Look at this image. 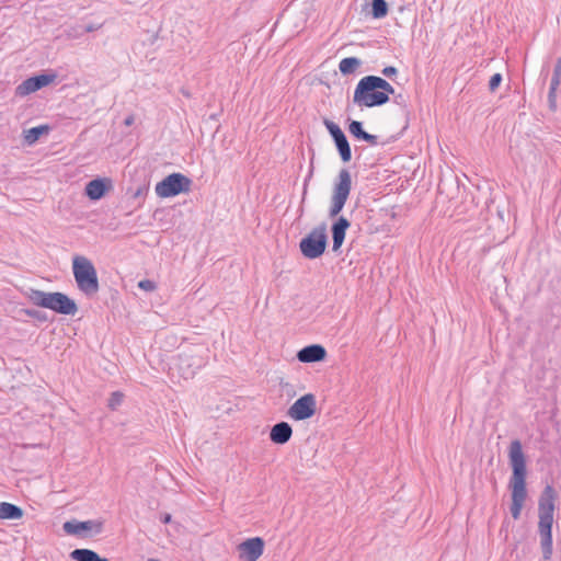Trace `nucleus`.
<instances>
[{
	"mask_svg": "<svg viewBox=\"0 0 561 561\" xmlns=\"http://www.w3.org/2000/svg\"><path fill=\"white\" fill-rule=\"evenodd\" d=\"M350 226L351 222L343 216L339 217L337 220L332 225L331 232L333 239V251H339L342 247Z\"/></svg>",
	"mask_w": 561,
	"mask_h": 561,
	"instance_id": "15",
	"label": "nucleus"
},
{
	"mask_svg": "<svg viewBox=\"0 0 561 561\" xmlns=\"http://www.w3.org/2000/svg\"><path fill=\"white\" fill-rule=\"evenodd\" d=\"M360 66V60L356 57H347L340 61L339 69L343 75L354 73Z\"/></svg>",
	"mask_w": 561,
	"mask_h": 561,
	"instance_id": "20",
	"label": "nucleus"
},
{
	"mask_svg": "<svg viewBox=\"0 0 561 561\" xmlns=\"http://www.w3.org/2000/svg\"><path fill=\"white\" fill-rule=\"evenodd\" d=\"M300 251L308 259L321 256L327 248L325 227L320 226L312 229L307 237L300 241Z\"/></svg>",
	"mask_w": 561,
	"mask_h": 561,
	"instance_id": "8",
	"label": "nucleus"
},
{
	"mask_svg": "<svg viewBox=\"0 0 561 561\" xmlns=\"http://www.w3.org/2000/svg\"><path fill=\"white\" fill-rule=\"evenodd\" d=\"M352 190V176L348 170L342 169L333 184L329 216L336 217L344 208Z\"/></svg>",
	"mask_w": 561,
	"mask_h": 561,
	"instance_id": "6",
	"label": "nucleus"
},
{
	"mask_svg": "<svg viewBox=\"0 0 561 561\" xmlns=\"http://www.w3.org/2000/svg\"><path fill=\"white\" fill-rule=\"evenodd\" d=\"M293 436V428L287 422L275 424L270 432V439L277 445H284Z\"/></svg>",
	"mask_w": 561,
	"mask_h": 561,
	"instance_id": "16",
	"label": "nucleus"
},
{
	"mask_svg": "<svg viewBox=\"0 0 561 561\" xmlns=\"http://www.w3.org/2000/svg\"><path fill=\"white\" fill-rule=\"evenodd\" d=\"M334 141H335L336 148L340 152L342 160L344 162H348L352 158V152H351V148H350L346 137L343 136L339 139H335Z\"/></svg>",
	"mask_w": 561,
	"mask_h": 561,
	"instance_id": "22",
	"label": "nucleus"
},
{
	"mask_svg": "<svg viewBox=\"0 0 561 561\" xmlns=\"http://www.w3.org/2000/svg\"><path fill=\"white\" fill-rule=\"evenodd\" d=\"M55 79L56 75H39L28 78L16 88V94L20 96H25L50 84L55 81Z\"/></svg>",
	"mask_w": 561,
	"mask_h": 561,
	"instance_id": "11",
	"label": "nucleus"
},
{
	"mask_svg": "<svg viewBox=\"0 0 561 561\" xmlns=\"http://www.w3.org/2000/svg\"><path fill=\"white\" fill-rule=\"evenodd\" d=\"M394 93L393 87L377 76L363 77L355 87L353 102L359 108L381 106L388 103Z\"/></svg>",
	"mask_w": 561,
	"mask_h": 561,
	"instance_id": "2",
	"label": "nucleus"
},
{
	"mask_svg": "<svg viewBox=\"0 0 561 561\" xmlns=\"http://www.w3.org/2000/svg\"><path fill=\"white\" fill-rule=\"evenodd\" d=\"M556 491L551 485H546L538 504V530L543 558L549 560L552 556V525L554 514Z\"/></svg>",
	"mask_w": 561,
	"mask_h": 561,
	"instance_id": "3",
	"label": "nucleus"
},
{
	"mask_svg": "<svg viewBox=\"0 0 561 561\" xmlns=\"http://www.w3.org/2000/svg\"><path fill=\"white\" fill-rule=\"evenodd\" d=\"M103 523L100 520H85V522H66L64 529L69 535H81L83 533H101Z\"/></svg>",
	"mask_w": 561,
	"mask_h": 561,
	"instance_id": "12",
	"label": "nucleus"
},
{
	"mask_svg": "<svg viewBox=\"0 0 561 561\" xmlns=\"http://www.w3.org/2000/svg\"><path fill=\"white\" fill-rule=\"evenodd\" d=\"M508 458L512 467V476L508 482L511 491V514L514 519H518L527 499L526 489V458L519 440H513L508 448Z\"/></svg>",
	"mask_w": 561,
	"mask_h": 561,
	"instance_id": "1",
	"label": "nucleus"
},
{
	"mask_svg": "<svg viewBox=\"0 0 561 561\" xmlns=\"http://www.w3.org/2000/svg\"><path fill=\"white\" fill-rule=\"evenodd\" d=\"M388 13V4L385 0H373L371 14L375 19H381Z\"/></svg>",
	"mask_w": 561,
	"mask_h": 561,
	"instance_id": "23",
	"label": "nucleus"
},
{
	"mask_svg": "<svg viewBox=\"0 0 561 561\" xmlns=\"http://www.w3.org/2000/svg\"><path fill=\"white\" fill-rule=\"evenodd\" d=\"M264 551V541L260 537L244 540L238 546L239 559L241 561H256Z\"/></svg>",
	"mask_w": 561,
	"mask_h": 561,
	"instance_id": "10",
	"label": "nucleus"
},
{
	"mask_svg": "<svg viewBox=\"0 0 561 561\" xmlns=\"http://www.w3.org/2000/svg\"><path fill=\"white\" fill-rule=\"evenodd\" d=\"M382 73L386 76V77H391L393 75L397 73V69L394 67H386L383 70H382Z\"/></svg>",
	"mask_w": 561,
	"mask_h": 561,
	"instance_id": "29",
	"label": "nucleus"
},
{
	"mask_svg": "<svg viewBox=\"0 0 561 561\" xmlns=\"http://www.w3.org/2000/svg\"><path fill=\"white\" fill-rule=\"evenodd\" d=\"M348 130L354 137L360 138L371 145L377 144V137L364 131L360 122L353 121L348 126Z\"/></svg>",
	"mask_w": 561,
	"mask_h": 561,
	"instance_id": "18",
	"label": "nucleus"
},
{
	"mask_svg": "<svg viewBox=\"0 0 561 561\" xmlns=\"http://www.w3.org/2000/svg\"><path fill=\"white\" fill-rule=\"evenodd\" d=\"M138 286L146 291H152L156 289L154 283L149 279L140 280Z\"/></svg>",
	"mask_w": 561,
	"mask_h": 561,
	"instance_id": "27",
	"label": "nucleus"
},
{
	"mask_svg": "<svg viewBox=\"0 0 561 561\" xmlns=\"http://www.w3.org/2000/svg\"><path fill=\"white\" fill-rule=\"evenodd\" d=\"M72 272L80 291L87 296L99 291V278L93 263L83 255H75L72 259Z\"/></svg>",
	"mask_w": 561,
	"mask_h": 561,
	"instance_id": "5",
	"label": "nucleus"
},
{
	"mask_svg": "<svg viewBox=\"0 0 561 561\" xmlns=\"http://www.w3.org/2000/svg\"><path fill=\"white\" fill-rule=\"evenodd\" d=\"M123 396L121 393H113L110 405L114 408L115 405H118L122 402Z\"/></svg>",
	"mask_w": 561,
	"mask_h": 561,
	"instance_id": "28",
	"label": "nucleus"
},
{
	"mask_svg": "<svg viewBox=\"0 0 561 561\" xmlns=\"http://www.w3.org/2000/svg\"><path fill=\"white\" fill-rule=\"evenodd\" d=\"M112 187L110 179H95L85 186V194L92 201L102 198Z\"/></svg>",
	"mask_w": 561,
	"mask_h": 561,
	"instance_id": "14",
	"label": "nucleus"
},
{
	"mask_svg": "<svg viewBox=\"0 0 561 561\" xmlns=\"http://www.w3.org/2000/svg\"><path fill=\"white\" fill-rule=\"evenodd\" d=\"M48 131L47 126H37L30 128L24 131V139L28 145H32L38 140V138Z\"/></svg>",
	"mask_w": 561,
	"mask_h": 561,
	"instance_id": "21",
	"label": "nucleus"
},
{
	"mask_svg": "<svg viewBox=\"0 0 561 561\" xmlns=\"http://www.w3.org/2000/svg\"><path fill=\"white\" fill-rule=\"evenodd\" d=\"M317 413V398L309 392L298 398L287 410V416L296 422L313 417Z\"/></svg>",
	"mask_w": 561,
	"mask_h": 561,
	"instance_id": "9",
	"label": "nucleus"
},
{
	"mask_svg": "<svg viewBox=\"0 0 561 561\" xmlns=\"http://www.w3.org/2000/svg\"><path fill=\"white\" fill-rule=\"evenodd\" d=\"M192 187V180L182 173H171L154 187L156 194L160 198H169L182 193H188Z\"/></svg>",
	"mask_w": 561,
	"mask_h": 561,
	"instance_id": "7",
	"label": "nucleus"
},
{
	"mask_svg": "<svg viewBox=\"0 0 561 561\" xmlns=\"http://www.w3.org/2000/svg\"><path fill=\"white\" fill-rule=\"evenodd\" d=\"M27 298L34 306L49 309L60 314L73 316L78 311L77 304L62 293H46L31 289L27 293Z\"/></svg>",
	"mask_w": 561,
	"mask_h": 561,
	"instance_id": "4",
	"label": "nucleus"
},
{
	"mask_svg": "<svg viewBox=\"0 0 561 561\" xmlns=\"http://www.w3.org/2000/svg\"><path fill=\"white\" fill-rule=\"evenodd\" d=\"M170 520H171V516L170 515H165L163 517V523H170Z\"/></svg>",
	"mask_w": 561,
	"mask_h": 561,
	"instance_id": "30",
	"label": "nucleus"
},
{
	"mask_svg": "<svg viewBox=\"0 0 561 561\" xmlns=\"http://www.w3.org/2000/svg\"><path fill=\"white\" fill-rule=\"evenodd\" d=\"M70 557L76 561H108L90 549H76L70 553Z\"/></svg>",
	"mask_w": 561,
	"mask_h": 561,
	"instance_id": "19",
	"label": "nucleus"
},
{
	"mask_svg": "<svg viewBox=\"0 0 561 561\" xmlns=\"http://www.w3.org/2000/svg\"><path fill=\"white\" fill-rule=\"evenodd\" d=\"M125 123H126V125H130L133 123V118L131 117L127 118Z\"/></svg>",
	"mask_w": 561,
	"mask_h": 561,
	"instance_id": "31",
	"label": "nucleus"
},
{
	"mask_svg": "<svg viewBox=\"0 0 561 561\" xmlns=\"http://www.w3.org/2000/svg\"><path fill=\"white\" fill-rule=\"evenodd\" d=\"M327 351L320 344H312L301 348L297 353V358L301 363H316L321 362L325 358Z\"/></svg>",
	"mask_w": 561,
	"mask_h": 561,
	"instance_id": "13",
	"label": "nucleus"
},
{
	"mask_svg": "<svg viewBox=\"0 0 561 561\" xmlns=\"http://www.w3.org/2000/svg\"><path fill=\"white\" fill-rule=\"evenodd\" d=\"M327 127L334 140L345 136L342 129L332 122L327 123Z\"/></svg>",
	"mask_w": 561,
	"mask_h": 561,
	"instance_id": "25",
	"label": "nucleus"
},
{
	"mask_svg": "<svg viewBox=\"0 0 561 561\" xmlns=\"http://www.w3.org/2000/svg\"><path fill=\"white\" fill-rule=\"evenodd\" d=\"M560 82H561V60L558 62V65L554 69V72H553V77L551 79L550 91H549V98L551 100L556 99V91H557Z\"/></svg>",
	"mask_w": 561,
	"mask_h": 561,
	"instance_id": "24",
	"label": "nucleus"
},
{
	"mask_svg": "<svg viewBox=\"0 0 561 561\" xmlns=\"http://www.w3.org/2000/svg\"><path fill=\"white\" fill-rule=\"evenodd\" d=\"M23 516V511L11 503H0V519H20Z\"/></svg>",
	"mask_w": 561,
	"mask_h": 561,
	"instance_id": "17",
	"label": "nucleus"
},
{
	"mask_svg": "<svg viewBox=\"0 0 561 561\" xmlns=\"http://www.w3.org/2000/svg\"><path fill=\"white\" fill-rule=\"evenodd\" d=\"M501 82H502V76L500 73L493 75L489 82L490 90L495 91L499 88V85L501 84Z\"/></svg>",
	"mask_w": 561,
	"mask_h": 561,
	"instance_id": "26",
	"label": "nucleus"
}]
</instances>
